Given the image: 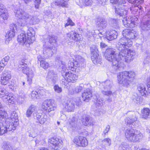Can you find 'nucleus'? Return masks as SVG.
Listing matches in <instances>:
<instances>
[{"label":"nucleus","mask_w":150,"mask_h":150,"mask_svg":"<svg viewBox=\"0 0 150 150\" xmlns=\"http://www.w3.org/2000/svg\"><path fill=\"white\" fill-rule=\"evenodd\" d=\"M122 33L123 37L119 40L117 46L118 54H115L113 49L109 48L106 49L104 55L107 60L112 62V68L115 70L120 69L119 66L120 60L129 62L136 56L135 51L129 48L132 44L131 40L136 39L138 33L133 30L127 29L123 30Z\"/></svg>","instance_id":"1"},{"label":"nucleus","mask_w":150,"mask_h":150,"mask_svg":"<svg viewBox=\"0 0 150 150\" xmlns=\"http://www.w3.org/2000/svg\"><path fill=\"white\" fill-rule=\"evenodd\" d=\"M137 120V118L134 115L132 117H127L125 122L127 125L131 127L125 130V136L127 139L129 141L136 142L141 139L143 137L142 133L137 132L136 130L134 129L135 122Z\"/></svg>","instance_id":"2"},{"label":"nucleus","mask_w":150,"mask_h":150,"mask_svg":"<svg viewBox=\"0 0 150 150\" xmlns=\"http://www.w3.org/2000/svg\"><path fill=\"white\" fill-rule=\"evenodd\" d=\"M17 113L15 111L11 114V117L4 119L3 122H0V135L8 132H13L19 124Z\"/></svg>","instance_id":"3"},{"label":"nucleus","mask_w":150,"mask_h":150,"mask_svg":"<svg viewBox=\"0 0 150 150\" xmlns=\"http://www.w3.org/2000/svg\"><path fill=\"white\" fill-rule=\"evenodd\" d=\"M135 76V73L133 71L120 72L117 76L118 83L122 86L127 87L134 79Z\"/></svg>","instance_id":"4"},{"label":"nucleus","mask_w":150,"mask_h":150,"mask_svg":"<svg viewBox=\"0 0 150 150\" xmlns=\"http://www.w3.org/2000/svg\"><path fill=\"white\" fill-rule=\"evenodd\" d=\"M27 39L26 36L23 33H21L18 35L17 40L18 42L25 43L26 42L29 44L33 43L35 40V31L32 28H30L27 31Z\"/></svg>","instance_id":"5"},{"label":"nucleus","mask_w":150,"mask_h":150,"mask_svg":"<svg viewBox=\"0 0 150 150\" xmlns=\"http://www.w3.org/2000/svg\"><path fill=\"white\" fill-rule=\"evenodd\" d=\"M59 69L61 70L62 76H64L65 75V79L67 82L74 83L77 80V76L71 72L68 71L67 68L65 64H63L62 62V64L59 66Z\"/></svg>","instance_id":"6"},{"label":"nucleus","mask_w":150,"mask_h":150,"mask_svg":"<svg viewBox=\"0 0 150 150\" xmlns=\"http://www.w3.org/2000/svg\"><path fill=\"white\" fill-rule=\"evenodd\" d=\"M42 108L47 112H50L55 110L57 106L53 100L47 99L42 103Z\"/></svg>","instance_id":"7"},{"label":"nucleus","mask_w":150,"mask_h":150,"mask_svg":"<svg viewBox=\"0 0 150 150\" xmlns=\"http://www.w3.org/2000/svg\"><path fill=\"white\" fill-rule=\"evenodd\" d=\"M120 3L117 5L115 7V13L120 16H125L127 13V7L125 4L126 3L125 0H120Z\"/></svg>","instance_id":"8"},{"label":"nucleus","mask_w":150,"mask_h":150,"mask_svg":"<svg viewBox=\"0 0 150 150\" xmlns=\"http://www.w3.org/2000/svg\"><path fill=\"white\" fill-rule=\"evenodd\" d=\"M91 59L93 63L100 64L102 60L99 57L98 49L96 45H93L91 47Z\"/></svg>","instance_id":"9"},{"label":"nucleus","mask_w":150,"mask_h":150,"mask_svg":"<svg viewBox=\"0 0 150 150\" xmlns=\"http://www.w3.org/2000/svg\"><path fill=\"white\" fill-rule=\"evenodd\" d=\"M45 44L43 45V53L44 57L47 58L51 57L55 53L56 51V48L54 46H50L45 42Z\"/></svg>","instance_id":"10"},{"label":"nucleus","mask_w":150,"mask_h":150,"mask_svg":"<svg viewBox=\"0 0 150 150\" xmlns=\"http://www.w3.org/2000/svg\"><path fill=\"white\" fill-rule=\"evenodd\" d=\"M24 62L23 61L20 63L21 67L22 68V71L24 74H25L28 76L27 82L28 84H30L32 83V79L34 76V74L31 69L26 66H22L21 65L23 66Z\"/></svg>","instance_id":"11"},{"label":"nucleus","mask_w":150,"mask_h":150,"mask_svg":"<svg viewBox=\"0 0 150 150\" xmlns=\"http://www.w3.org/2000/svg\"><path fill=\"white\" fill-rule=\"evenodd\" d=\"M49 142L52 148L55 150H59L62 146V141L61 139L57 137L51 138L49 140Z\"/></svg>","instance_id":"12"},{"label":"nucleus","mask_w":150,"mask_h":150,"mask_svg":"<svg viewBox=\"0 0 150 150\" xmlns=\"http://www.w3.org/2000/svg\"><path fill=\"white\" fill-rule=\"evenodd\" d=\"M137 18L134 16L126 17V18L122 20L123 24L125 27L132 28L136 25L135 21H137Z\"/></svg>","instance_id":"13"},{"label":"nucleus","mask_w":150,"mask_h":150,"mask_svg":"<svg viewBox=\"0 0 150 150\" xmlns=\"http://www.w3.org/2000/svg\"><path fill=\"white\" fill-rule=\"evenodd\" d=\"M147 16H144L142 18L144 22H142L140 27L142 32H145L150 29V18H148Z\"/></svg>","instance_id":"14"},{"label":"nucleus","mask_w":150,"mask_h":150,"mask_svg":"<svg viewBox=\"0 0 150 150\" xmlns=\"http://www.w3.org/2000/svg\"><path fill=\"white\" fill-rule=\"evenodd\" d=\"M4 88L0 89V97L2 98L4 101L6 103H11L14 102V98L11 95L8 94Z\"/></svg>","instance_id":"15"},{"label":"nucleus","mask_w":150,"mask_h":150,"mask_svg":"<svg viewBox=\"0 0 150 150\" xmlns=\"http://www.w3.org/2000/svg\"><path fill=\"white\" fill-rule=\"evenodd\" d=\"M46 79L48 82L54 84L58 79L57 73L53 70H49L46 76Z\"/></svg>","instance_id":"16"},{"label":"nucleus","mask_w":150,"mask_h":150,"mask_svg":"<svg viewBox=\"0 0 150 150\" xmlns=\"http://www.w3.org/2000/svg\"><path fill=\"white\" fill-rule=\"evenodd\" d=\"M15 16L18 18H21L27 21L30 19L31 16L28 13L23 11L22 9L18 8L14 11Z\"/></svg>","instance_id":"17"},{"label":"nucleus","mask_w":150,"mask_h":150,"mask_svg":"<svg viewBox=\"0 0 150 150\" xmlns=\"http://www.w3.org/2000/svg\"><path fill=\"white\" fill-rule=\"evenodd\" d=\"M17 28L16 24H11L10 26V30L6 34V37L10 41L15 36V33L17 30Z\"/></svg>","instance_id":"18"},{"label":"nucleus","mask_w":150,"mask_h":150,"mask_svg":"<svg viewBox=\"0 0 150 150\" xmlns=\"http://www.w3.org/2000/svg\"><path fill=\"white\" fill-rule=\"evenodd\" d=\"M74 143L80 146L85 147L87 145L88 143L86 139L83 137H76L74 139Z\"/></svg>","instance_id":"19"},{"label":"nucleus","mask_w":150,"mask_h":150,"mask_svg":"<svg viewBox=\"0 0 150 150\" xmlns=\"http://www.w3.org/2000/svg\"><path fill=\"white\" fill-rule=\"evenodd\" d=\"M104 34L106 39L109 40H112L117 38V33L115 30H107Z\"/></svg>","instance_id":"20"},{"label":"nucleus","mask_w":150,"mask_h":150,"mask_svg":"<svg viewBox=\"0 0 150 150\" xmlns=\"http://www.w3.org/2000/svg\"><path fill=\"white\" fill-rule=\"evenodd\" d=\"M62 105L63 107L65 108V110L68 112L74 111L75 107L72 101L65 100L63 102Z\"/></svg>","instance_id":"21"},{"label":"nucleus","mask_w":150,"mask_h":150,"mask_svg":"<svg viewBox=\"0 0 150 150\" xmlns=\"http://www.w3.org/2000/svg\"><path fill=\"white\" fill-rule=\"evenodd\" d=\"M82 122L85 126H89L93 125V120L90 116L85 115L82 116Z\"/></svg>","instance_id":"22"},{"label":"nucleus","mask_w":150,"mask_h":150,"mask_svg":"<svg viewBox=\"0 0 150 150\" xmlns=\"http://www.w3.org/2000/svg\"><path fill=\"white\" fill-rule=\"evenodd\" d=\"M92 96L91 90L89 88H87L85 90L82 95L83 100L86 102L90 100Z\"/></svg>","instance_id":"23"},{"label":"nucleus","mask_w":150,"mask_h":150,"mask_svg":"<svg viewBox=\"0 0 150 150\" xmlns=\"http://www.w3.org/2000/svg\"><path fill=\"white\" fill-rule=\"evenodd\" d=\"M37 122L41 124H43L47 119V115L44 113H37L35 116Z\"/></svg>","instance_id":"24"},{"label":"nucleus","mask_w":150,"mask_h":150,"mask_svg":"<svg viewBox=\"0 0 150 150\" xmlns=\"http://www.w3.org/2000/svg\"><path fill=\"white\" fill-rule=\"evenodd\" d=\"M137 89L141 95L144 97H147L148 95V92L150 94V93L146 90V88L144 85L142 83L138 85Z\"/></svg>","instance_id":"25"},{"label":"nucleus","mask_w":150,"mask_h":150,"mask_svg":"<svg viewBox=\"0 0 150 150\" xmlns=\"http://www.w3.org/2000/svg\"><path fill=\"white\" fill-rule=\"evenodd\" d=\"M43 57L41 56L38 55L37 57L38 59V62H40V66L44 69L47 68L49 66V64L48 62L44 60V58Z\"/></svg>","instance_id":"26"},{"label":"nucleus","mask_w":150,"mask_h":150,"mask_svg":"<svg viewBox=\"0 0 150 150\" xmlns=\"http://www.w3.org/2000/svg\"><path fill=\"white\" fill-rule=\"evenodd\" d=\"M75 62L78 63L77 65L79 67H84L85 65L84 59L81 56L76 55L75 56Z\"/></svg>","instance_id":"27"},{"label":"nucleus","mask_w":150,"mask_h":150,"mask_svg":"<svg viewBox=\"0 0 150 150\" xmlns=\"http://www.w3.org/2000/svg\"><path fill=\"white\" fill-rule=\"evenodd\" d=\"M44 94L43 90H38L33 91H32L31 96L33 98H37L38 97H40Z\"/></svg>","instance_id":"28"},{"label":"nucleus","mask_w":150,"mask_h":150,"mask_svg":"<svg viewBox=\"0 0 150 150\" xmlns=\"http://www.w3.org/2000/svg\"><path fill=\"white\" fill-rule=\"evenodd\" d=\"M145 53L146 56L144 58V64L145 66H149L150 65V52L148 50H146Z\"/></svg>","instance_id":"29"},{"label":"nucleus","mask_w":150,"mask_h":150,"mask_svg":"<svg viewBox=\"0 0 150 150\" xmlns=\"http://www.w3.org/2000/svg\"><path fill=\"white\" fill-rule=\"evenodd\" d=\"M105 95L107 96L108 97L106 98L107 100L109 102H111L113 100V97L114 95L115 94V93H112L110 91H104V94Z\"/></svg>","instance_id":"30"},{"label":"nucleus","mask_w":150,"mask_h":150,"mask_svg":"<svg viewBox=\"0 0 150 150\" xmlns=\"http://www.w3.org/2000/svg\"><path fill=\"white\" fill-rule=\"evenodd\" d=\"M69 0H57L54 2V4L55 5L62 6L64 7H67L68 4L67 1Z\"/></svg>","instance_id":"31"},{"label":"nucleus","mask_w":150,"mask_h":150,"mask_svg":"<svg viewBox=\"0 0 150 150\" xmlns=\"http://www.w3.org/2000/svg\"><path fill=\"white\" fill-rule=\"evenodd\" d=\"M6 108H7L4 106V108L3 109L0 110V119L1 120L0 122H3L4 121V119H6V117L7 115V113L6 111Z\"/></svg>","instance_id":"32"},{"label":"nucleus","mask_w":150,"mask_h":150,"mask_svg":"<svg viewBox=\"0 0 150 150\" xmlns=\"http://www.w3.org/2000/svg\"><path fill=\"white\" fill-rule=\"evenodd\" d=\"M142 117L146 119L149 117L150 114V109L148 108H144L142 110Z\"/></svg>","instance_id":"33"},{"label":"nucleus","mask_w":150,"mask_h":150,"mask_svg":"<svg viewBox=\"0 0 150 150\" xmlns=\"http://www.w3.org/2000/svg\"><path fill=\"white\" fill-rule=\"evenodd\" d=\"M57 37L54 35H49L47 38L45 40V42L48 41L51 44L55 43L56 42Z\"/></svg>","instance_id":"34"},{"label":"nucleus","mask_w":150,"mask_h":150,"mask_svg":"<svg viewBox=\"0 0 150 150\" xmlns=\"http://www.w3.org/2000/svg\"><path fill=\"white\" fill-rule=\"evenodd\" d=\"M78 119L76 117H73L72 118L70 119L69 122L70 127H75L78 124Z\"/></svg>","instance_id":"35"},{"label":"nucleus","mask_w":150,"mask_h":150,"mask_svg":"<svg viewBox=\"0 0 150 150\" xmlns=\"http://www.w3.org/2000/svg\"><path fill=\"white\" fill-rule=\"evenodd\" d=\"M79 35L74 31H71L67 34V36L71 39H72L76 41H77L78 37Z\"/></svg>","instance_id":"36"},{"label":"nucleus","mask_w":150,"mask_h":150,"mask_svg":"<svg viewBox=\"0 0 150 150\" xmlns=\"http://www.w3.org/2000/svg\"><path fill=\"white\" fill-rule=\"evenodd\" d=\"M1 148L3 150H13V148L10 143L4 142L2 145Z\"/></svg>","instance_id":"37"},{"label":"nucleus","mask_w":150,"mask_h":150,"mask_svg":"<svg viewBox=\"0 0 150 150\" xmlns=\"http://www.w3.org/2000/svg\"><path fill=\"white\" fill-rule=\"evenodd\" d=\"M84 88V86L83 84H81L78 86H76L73 89L74 93H79L81 92Z\"/></svg>","instance_id":"38"},{"label":"nucleus","mask_w":150,"mask_h":150,"mask_svg":"<svg viewBox=\"0 0 150 150\" xmlns=\"http://www.w3.org/2000/svg\"><path fill=\"white\" fill-rule=\"evenodd\" d=\"M29 24L33 25L38 23L40 21V19L36 16L32 17L30 19Z\"/></svg>","instance_id":"39"},{"label":"nucleus","mask_w":150,"mask_h":150,"mask_svg":"<svg viewBox=\"0 0 150 150\" xmlns=\"http://www.w3.org/2000/svg\"><path fill=\"white\" fill-rule=\"evenodd\" d=\"M0 16L4 20H7L8 17L7 10H4L3 11H0Z\"/></svg>","instance_id":"40"},{"label":"nucleus","mask_w":150,"mask_h":150,"mask_svg":"<svg viewBox=\"0 0 150 150\" xmlns=\"http://www.w3.org/2000/svg\"><path fill=\"white\" fill-rule=\"evenodd\" d=\"M104 88L108 90L110 89L112 86V82L110 80H107L104 82Z\"/></svg>","instance_id":"41"},{"label":"nucleus","mask_w":150,"mask_h":150,"mask_svg":"<svg viewBox=\"0 0 150 150\" xmlns=\"http://www.w3.org/2000/svg\"><path fill=\"white\" fill-rule=\"evenodd\" d=\"M28 109H30V112L33 114L34 118L35 119V116L37 114L36 112L37 109L35 106L34 105H31Z\"/></svg>","instance_id":"42"},{"label":"nucleus","mask_w":150,"mask_h":150,"mask_svg":"<svg viewBox=\"0 0 150 150\" xmlns=\"http://www.w3.org/2000/svg\"><path fill=\"white\" fill-rule=\"evenodd\" d=\"M1 76L11 79V71L8 70H5L3 71Z\"/></svg>","instance_id":"43"},{"label":"nucleus","mask_w":150,"mask_h":150,"mask_svg":"<svg viewBox=\"0 0 150 150\" xmlns=\"http://www.w3.org/2000/svg\"><path fill=\"white\" fill-rule=\"evenodd\" d=\"M137 96H135V98L133 99V101L134 103H136L137 104H139L142 103V97L140 96H138L136 95Z\"/></svg>","instance_id":"44"},{"label":"nucleus","mask_w":150,"mask_h":150,"mask_svg":"<svg viewBox=\"0 0 150 150\" xmlns=\"http://www.w3.org/2000/svg\"><path fill=\"white\" fill-rule=\"evenodd\" d=\"M18 20V24L20 26H24L27 24V21L21 18H19Z\"/></svg>","instance_id":"45"},{"label":"nucleus","mask_w":150,"mask_h":150,"mask_svg":"<svg viewBox=\"0 0 150 150\" xmlns=\"http://www.w3.org/2000/svg\"><path fill=\"white\" fill-rule=\"evenodd\" d=\"M111 25L113 28L116 29L119 28L117 20L116 19H111Z\"/></svg>","instance_id":"46"},{"label":"nucleus","mask_w":150,"mask_h":150,"mask_svg":"<svg viewBox=\"0 0 150 150\" xmlns=\"http://www.w3.org/2000/svg\"><path fill=\"white\" fill-rule=\"evenodd\" d=\"M9 59L10 57L8 56H5L3 59H2L0 63L3 66H6L7 64L8 61H9Z\"/></svg>","instance_id":"47"},{"label":"nucleus","mask_w":150,"mask_h":150,"mask_svg":"<svg viewBox=\"0 0 150 150\" xmlns=\"http://www.w3.org/2000/svg\"><path fill=\"white\" fill-rule=\"evenodd\" d=\"M128 146L127 143L125 142H123L118 146V150H127Z\"/></svg>","instance_id":"48"},{"label":"nucleus","mask_w":150,"mask_h":150,"mask_svg":"<svg viewBox=\"0 0 150 150\" xmlns=\"http://www.w3.org/2000/svg\"><path fill=\"white\" fill-rule=\"evenodd\" d=\"M129 3L136 4V5L142 4L143 2V0H127Z\"/></svg>","instance_id":"49"},{"label":"nucleus","mask_w":150,"mask_h":150,"mask_svg":"<svg viewBox=\"0 0 150 150\" xmlns=\"http://www.w3.org/2000/svg\"><path fill=\"white\" fill-rule=\"evenodd\" d=\"M103 19L102 18H98L97 19L96 21V25L99 27H101L102 28H103Z\"/></svg>","instance_id":"50"},{"label":"nucleus","mask_w":150,"mask_h":150,"mask_svg":"<svg viewBox=\"0 0 150 150\" xmlns=\"http://www.w3.org/2000/svg\"><path fill=\"white\" fill-rule=\"evenodd\" d=\"M11 79L1 76V83L4 85H6L8 83L9 80Z\"/></svg>","instance_id":"51"},{"label":"nucleus","mask_w":150,"mask_h":150,"mask_svg":"<svg viewBox=\"0 0 150 150\" xmlns=\"http://www.w3.org/2000/svg\"><path fill=\"white\" fill-rule=\"evenodd\" d=\"M67 23L65 24L64 27H67L71 25V26H74L75 25V24L74 23L71 19L69 18L67 20Z\"/></svg>","instance_id":"52"},{"label":"nucleus","mask_w":150,"mask_h":150,"mask_svg":"<svg viewBox=\"0 0 150 150\" xmlns=\"http://www.w3.org/2000/svg\"><path fill=\"white\" fill-rule=\"evenodd\" d=\"M77 64H78V63L77 62H75V61L73 62H70L68 64V69L69 68L73 67H79L77 65Z\"/></svg>","instance_id":"53"},{"label":"nucleus","mask_w":150,"mask_h":150,"mask_svg":"<svg viewBox=\"0 0 150 150\" xmlns=\"http://www.w3.org/2000/svg\"><path fill=\"white\" fill-rule=\"evenodd\" d=\"M111 140L110 139L107 138L104 139V144L105 146H109L111 144Z\"/></svg>","instance_id":"54"},{"label":"nucleus","mask_w":150,"mask_h":150,"mask_svg":"<svg viewBox=\"0 0 150 150\" xmlns=\"http://www.w3.org/2000/svg\"><path fill=\"white\" fill-rule=\"evenodd\" d=\"M79 2H76L77 4L79 5L81 8H82L84 7L85 5V3L84 2V0H79Z\"/></svg>","instance_id":"55"},{"label":"nucleus","mask_w":150,"mask_h":150,"mask_svg":"<svg viewBox=\"0 0 150 150\" xmlns=\"http://www.w3.org/2000/svg\"><path fill=\"white\" fill-rule=\"evenodd\" d=\"M54 91L58 93H61L62 91V89L58 85H55L54 86Z\"/></svg>","instance_id":"56"},{"label":"nucleus","mask_w":150,"mask_h":150,"mask_svg":"<svg viewBox=\"0 0 150 150\" xmlns=\"http://www.w3.org/2000/svg\"><path fill=\"white\" fill-rule=\"evenodd\" d=\"M97 105H98V104L99 105V106H101L103 105V99L100 98L99 96L98 98L97 97Z\"/></svg>","instance_id":"57"},{"label":"nucleus","mask_w":150,"mask_h":150,"mask_svg":"<svg viewBox=\"0 0 150 150\" xmlns=\"http://www.w3.org/2000/svg\"><path fill=\"white\" fill-rule=\"evenodd\" d=\"M74 101L75 102L76 105L78 106H80L82 102L79 97L77 98Z\"/></svg>","instance_id":"58"},{"label":"nucleus","mask_w":150,"mask_h":150,"mask_svg":"<svg viewBox=\"0 0 150 150\" xmlns=\"http://www.w3.org/2000/svg\"><path fill=\"white\" fill-rule=\"evenodd\" d=\"M138 5H137L135 4L134 6H132L130 7V10L132 11H134L135 12H137L138 11L139 7L138 6Z\"/></svg>","instance_id":"59"},{"label":"nucleus","mask_w":150,"mask_h":150,"mask_svg":"<svg viewBox=\"0 0 150 150\" xmlns=\"http://www.w3.org/2000/svg\"><path fill=\"white\" fill-rule=\"evenodd\" d=\"M41 0H35V8L38 9L39 8L40 5V4Z\"/></svg>","instance_id":"60"},{"label":"nucleus","mask_w":150,"mask_h":150,"mask_svg":"<svg viewBox=\"0 0 150 150\" xmlns=\"http://www.w3.org/2000/svg\"><path fill=\"white\" fill-rule=\"evenodd\" d=\"M146 86L148 92L150 93V76L147 78Z\"/></svg>","instance_id":"61"},{"label":"nucleus","mask_w":150,"mask_h":150,"mask_svg":"<svg viewBox=\"0 0 150 150\" xmlns=\"http://www.w3.org/2000/svg\"><path fill=\"white\" fill-rule=\"evenodd\" d=\"M84 2L85 3V5L87 6H91L93 3V1L92 0H84Z\"/></svg>","instance_id":"62"},{"label":"nucleus","mask_w":150,"mask_h":150,"mask_svg":"<svg viewBox=\"0 0 150 150\" xmlns=\"http://www.w3.org/2000/svg\"><path fill=\"white\" fill-rule=\"evenodd\" d=\"M120 0H110V2L111 3L118 5L120 3Z\"/></svg>","instance_id":"63"},{"label":"nucleus","mask_w":150,"mask_h":150,"mask_svg":"<svg viewBox=\"0 0 150 150\" xmlns=\"http://www.w3.org/2000/svg\"><path fill=\"white\" fill-rule=\"evenodd\" d=\"M30 109H27L26 112V116L28 117H30L32 116V113L30 112Z\"/></svg>","instance_id":"64"}]
</instances>
